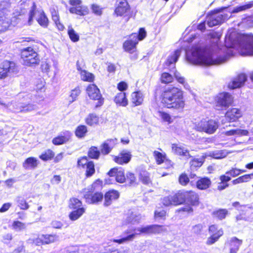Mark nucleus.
<instances>
[{"label":"nucleus","instance_id":"f257e3e1","mask_svg":"<svg viewBox=\"0 0 253 253\" xmlns=\"http://www.w3.org/2000/svg\"><path fill=\"white\" fill-rule=\"evenodd\" d=\"M225 46L238 50L242 55H253V35L229 30L225 38Z\"/></svg>","mask_w":253,"mask_h":253},{"label":"nucleus","instance_id":"f03ea898","mask_svg":"<svg viewBox=\"0 0 253 253\" xmlns=\"http://www.w3.org/2000/svg\"><path fill=\"white\" fill-rule=\"evenodd\" d=\"M187 61L195 65L210 66L224 63L226 57H214L211 50L199 47H193L191 51H186Z\"/></svg>","mask_w":253,"mask_h":253},{"label":"nucleus","instance_id":"7ed1b4c3","mask_svg":"<svg viewBox=\"0 0 253 253\" xmlns=\"http://www.w3.org/2000/svg\"><path fill=\"white\" fill-rule=\"evenodd\" d=\"M161 226L158 225H150L146 226L138 227L133 230L132 232L126 231L125 234L126 235L122 237L120 239L114 240L115 242L119 244H122L124 242L130 241L133 240L136 235L141 234H149L152 233H159L160 231Z\"/></svg>","mask_w":253,"mask_h":253},{"label":"nucleus","instance_id":"20e7f679","mask_svg":"<svg viewBox=\"0 0 253 253\" xmlns=\"http://www.w3.org/2000/svg\"><path fill=\"white\" fill-rule=\"evenodd\" d=\"M21 58L23 64L27 66H34L39 64L40 59L38 53L32 47L21 49Z\"/></svg>","mask_w":253,"mask_h":253},{"label":"nucleus","instance_id":"39448f33","mask_svg":"<svg viewBox=\"0 0 253 253\" xmlns=\"http://www.w3.org/2000/svg\"><path fill=\"white\" fill-rule=\"evenodd\" d=\"M37 15V21L38 23L42 27H47L49 23L48 19L45 15L44 12L42 9H37L35 3H33V6L29 13L28 20L29 25L32 24L33 18Z\"/></svg>","mask_w":253,"mask_h":253},{"label":"nucleus","instance_id":"423d86ee","mask_svg":"<svg viewBox=\"0 0 253 253\" xmlns=\"http://www.w3.org/2000/svg\"><path fill=\"white\" fill-rule=\"evenodd\" d=\"M228 14L221 13L219 11H214L208 15L206 22L210 27L220 25L225 20L231 17Z\"/></svg>","mask_w":253,"mask_h":253},{"label":"nucleus","instance_id":"0eeeda50","mask_svg":"<svg viewBox=\"0 0 253 253\" xmlns=\"http://www.w3.org/2000/svg\"><path fill=\"white\" fill-rule=\"evenodd\" d=\"M18 71V68L14 62L4 61L0 64V79L16 75Z\"/></svg>","mask_w":253,"mask_h":253},{"label":"nucleus","instance_id":"6e6552de","mask_svg":"<svg viewBox=\"0 0 253 253\" xmlns=\"http://www.w3.org/2000/svg\"><path fill=\"white\" fill-rule=\"evenodd\" d=\"M218 127V123L215 120H211L208 121L202 120L196 123L195 128L199 131H204L209 134L214 133Z\"/></svg>","mask_w":253,"mask_h":253},{"label":"nucleus","instance_id":"1a4fd4ad","mask_svg":"<svg viewBox=\"0 0 253 253\" xmlns=\"http://www.w3.org/2000/svg\"><path fill=\"white\" fill-rule=\"evenodd\" d=\"M233 101V98L229 93H220L216 97L215 108L217 110H225L232 104Z\"/></svg>","mask_w":253,"mask_h":253},{"label":"nucleus","instance_id":"9d476101","mask_svg":"<svg viewBox=\"0 0 253 253\" xmlns=\"http://www.w3.org/2000/svg\"><path fill=\"white\" fill-rule=\"evenodd\" d=\"M10 3L8 0H3L0 2V33L8 27V19L6 18L10 8Z\"/></svg>","mask_w":253,"mask_h":253},{"label":"nucleus","instance_id":"9b49d317","mask_svg":"<svg viewBox=\"0 0 253 253\" xmlns=\"http://www.w3.org/2000/svg\"><path fill=\"white\" fill-rule=\"evenodd\" d=\"M98 182H100V181L97 180L92 185L90 190L84 189L83 191L85 201L88 204H96L101 201L103 199V195L101 193L96 192L93 194L92 191V187H94Z\"/></svg>","mask_w":253,"mask_h":253},{"label":"nucleus","instance_id":"f8f14e48","mask_svg":"<svg viewBox=\"0 0 253 253\" xmlns=\"http://www.w3.org/2000/svg\"><path fill=\"white\" fill-rule=\"evenodd\" d=\"M69 3L72 7L69 9L71 13L76 14L80 16H84L89 12L88 7L82 4L81 0H69Z\"/></svg>","mask_w":253,"mask_h":253},{"label":"nucleus","instance_id":"ddd939ff","mask_svg":"<svg viewBox=\"0 0 253 253\" xmlns=\"http://www.w3.org/2000/svg\"><path fill=\"white\" fill-rule=\"evenodd\" d=\"M86 92L90 99L98 100L95 107H98L103 105L104 99L100 92V90L94 84L89 85L86 88Z\"/></svg>","mask_w":253,"mask_h":253},{"label":"nucleus","instance_id":"4468645a","mask_svg":"<svg viewBox=\"0 0 253 253\" xmlns=\"http://www.w3.org/2000/svg\"><path fill=\"white\" fill-rule=\"evenodd\" d=\"M179 90V89L173 87H168L163 91L161 95V102L165 107L167 108L169 107L171 100Z\"/></svg>","mask_w":253,"mask_h":253},{"label":"nucleus","instance_id":"2eb2a0df","mask_svg":"<svg viewBox=\"0 0 253 253\" xmlns=\"http://www.w3.org/2000/svg\"><path fill=\"white\" fill-rule=\"evenodd\" d=\"M169 104L168 108H172L179 110L183 109L185 103L183 100V92L181 90L179 89L178 92L175 94Z\"/></svg>","mask_w":253,"mask_h":253},{"label":"nucleus","instance_id":"dca6fc26","mask_svg":"<svg viewBox=\"0 0 253 253\" xmlns=\"http://www.w3.org/2000/svg\"><path fill=\"white\" fill-rule=\"evenodd\" d=\"M115 12L117 16H124L125 22H127L132 16L129 6L127 2L123 3V5H117Z\"/></svg>","mask_w":253,"mask_h":253},{"label":"nucleus","instance_id":"f3484780","mask_svg":"<svg viewBox=\"0 0 253 253\" xmlns=\"http://www.w3.org/2000/svg\"><path fill=\"white\" fill-rule=\"evenodd\" d=\"M132 155L127 150H123L118 156H114V161L119 165H124L128 163L131 160Z\"/></svg>","mask_w":253,"mask_h":253},{"label":"nucleus","instance_id":"a211bd4d","mask_svg":"<svg viewBox=\"0 0 253 253\" xmlns=\"http://www.w3.org/2000/svg\"><path fill=\"white\" fill-rule=\"evenodd\" d=\"M138 43V38L136 33L131 34L129 40L126 41L123 44V47L126 51L131 52L135 51L136 45Z\"/></svg>","mask_w":253,"mask_h":253},{"label":"nucleus","instance_id":"6ab92c4d","mask_svg":"<svg viewBox=\"0 0 253 253\" xmlns=\"http://www.w3.org/2000/svg\"><path fill=\"white\" fill-rule=\"evenodd\" d=\"M117 139H109L105 140L100 146L101 152L103 155L108 154L117 143Z\"/></svg>","mask_w":253,"mask_h":253},{"label":"nucleus","instance_id":"aec40b11","mask_svg":"<svg viewBox=\"0 0 253 253\" xmlns=\"http://www.w3.org/2000/svg\"><path fill=\"white\" fill-rule=\"evenodd\" d=\"M247 80V76L244 74H241L228 84L231 89H235L242 86Z\"/></svg>","mask_w":253,"mask_h":253},{"label":"nucleus","instance_id":"412c9836","mask_svg":"<svg viewBox=\"0 0 253 253\" xmlns=\"http://www.w3.org/2000/svg\"><path fill=\"white\" fill-rule=\"evenodd\" d=\"M119 193L116 190H110L107 192L104 196V205L108 206L110 205L113 200H117L119 197Z\"/></svg>","mask_w":253,"mask_h":253},{"label":"nucleus","instance_id":"4be33fe9","mask_svg":"<svg viewBox=\"0 0 253 253\" xmlns=\"http://www.w3.org/2000/svg\"><path fill=\"white\" fill-rule=\"evenodd\" d=\"M171 148L172 152L176 154L185 156L187 159L192 157L186 149L178 144H173Z\"/></svg>","mask_w":253,"mask_h":253},{"label":"nucleus","instance_id":"5701e85b","mask_svg":"<svg viewBox=\"0 0 253 253\" xmlns=\"http://www.w3.org/2000/svg\"><path fill=\"white\" fill-rule=\"evenodd\" d=\"M242 115V112L240 109L232 108L226 112L225 117L230 122H234L240 118Z\"/></svg>","mask_w":253,"mask_h":253},{"label":"nucleus","instance_id":"b1692460","mask_svg":"<svg viewBox=\"0 0 253 253\" xmlns=\"http://www.w3.org/2000/svg\"><path fill=\"white\" fill-rule=\"evenodd\" d=\"M242 244V241L239 240L236 237H233L229 241L230 245V253H237L239 250V247Z\"/></svg>","mask_w":253,"mask_h":253},{"label":"nucleus","instance_id":"393cba45","mask_svg":"<svg viewBox=\"0 0 253 253\" xmlns=\"http://www.w3.org/2000/svg\"><path fill=\"white\" fill-rule=\"evenodd\" d=\"M143 101V95L140 91L133 92L131 95V102L134 106L141 105Z\"/></svg>","mask_w":253,"mask_h":253},{"label":"nucleus","instance_id":"a878e982","mask_svg":"<svg viewBox=\"0 0 253 253\" xmlns=\"http://www.w3.org/2000/svg\"><path fill=\"white\" fill-rule=\"evenodd\" d=\"M115 102L120 106L126 107L128 104V100L126 93L120 92L116 94L114 98Z\"/></svg>","mask_w":253,"mask_h":253},{"label":"nucleus","instance_id":"bb28decb","mask_svg":"<svg viewBox=\"0 0 253 253\" xmlns=\"http://www.w3.org/2000/svg\"><path fill=\"white\" fill-rule=\"evenodd\" d=\"M185 200L192 205H196L198 204L199 198L198 195L192 191H185Z\"/></svg>","mask_w":253,"mask_h":253},{"label":"nucleus","instance_id":"cd10ccee","mask_svg":"<svg viewBox=\"0 0 253 253\" xmlns=\"http://www.w3.org/2000/svg\"><path fill=\"white\" fill-rule=\"evenodd\" d=\"M181 51V49H177L169 55L166 62V65L169 66L172 64H174L177 62L179 57L180 56Z\"/></svg>","mask_w":253,"mask_h":253},{"label":"nucleus","instance_id":"c85d7f7f","mask_svg":"<svg viewBox=\"0 0 253 253\" xmlns=\"http://www.w3.org/2000/svg\"><path fill=\"white\" fill-rule=\"evenodd\" d=\"M185 191H180L177 193L172 196L174 201V205H180L186 201Z\"/></svg>","mask_w":253,"mask_h":253},{"label":"nucleus","instance_id":"c756f323","mask_svg":"<svg viewBox=\"0 0 253 253\" xmlns=\"http://www.w3.org/2000/svg\"><path fill=\"white\" fill-rule=\"evenodd\" d=\"M70 138V133L67 132L64 135H59L53 138L52 143L56 145H61L67 142Z\"/></svg>","mask_w":253,"mask_h":253},{"label":"nucleus","instance_id":"7c9ffc66","mask_svg":"<svg viewBox=\"0 0 253 253\" xmlns=\"http://www.w3.org/2000/svg\"><path fill=\"white\" fill-rule=\"evenodd\" d=\"M211 184V180L208 177L202 178L197 182V187L201 190H205L208 188Z\"/></svg>","mask_w":253,"mask_h":253},{"label":"nucleus","instance_id":"2f4dec72","mask_svg":"<svg viewBox=\"0 0 253 253\" xmlns=\"http://www.w3.org/2000/svg\"><path fill=\"white\" fill-rule=\"evenodd\" d=\"M85 209L84 208L74 210V211L69 214V218L72 221H75L79 219L85 212Z\"/></svg>","mask_w":253,"mask_h":253},{"label":"nucleus","instance_id":"473e14b6","mask_svg":"<svg viewBox=\"0 0 253 253\" xmlns=\"http://www.w3.org/2000/svg\"><path fill=\"white\" fill-rule=\"evenodd\" d=\"M141 219L140 214L135 212H131L126 218V223H131L132 224L139 223Z\"/></svg>","mask_w":253,"mask_h":253},{"label":"nucleus","instance_id":"72a5a7b5","mask_svg":"<svg viewBox=\"0 0 253 253\" xmlns=\"http://www.w3.org/2000/svg\"><path fill=\"white\" fill-rule=\"evenodd\" d=\"M37 165V160L34 157L27 158L23 164V167L26 169H35Z\"/></svg>","mask_w":253,"mask_h":253},{"label":"nucleus","instance_id":"f704fd0d","mask_svg":"<svg viewBox=\"0 0 253 253\" xmlns=\"http://www.w3.org/2000/svg\"><path fill=\"white\" fill-rule=\"evenodd\" d=\"M225 134L226 136H247L249 135V131L244 129H235L225 131Z\"/></svg>","mask_w":253,"mask_h":253},{"label":"nucleus","instance_id":"c9c22d12","mask_svg":"<svg viewBox=\"0 0 253 253\" xmlns=\"http://www.w3.org/2000/svg\"><path fill=\"white\" fill-rule=\"evenodd\" d=\"M99 122V117L94 113L89 114L85 119V123L90 126L97 125Z\"/></svg>","mask_w":253,"mask_h":253},{"label":"nucleus","instance_id":"e433bc0d","mask_svg":"<svg viewBox=\"0 0 253 253\" xmlns=\"http://www.w3.org/2000/svg\"><path fill=\"white\" fill-rule=\"evenodd\" d=\"M223 230L221 229H219L216 233H213L209 238H208L207 241V244L211 245L214 244L218 240L219 238L223 235Z\"/></svg>","mask_w":253,"mask_h":253},{"label":"nucleus","instance_id":"4c0bfd02","mask_svg":"<svg viewBox=\"0 0 253 253\" xmlns=\"http://www.w3.org/2000/svg\"><path fill=\"white\" fill-rule=\"evenodd\" d=\"M253 7V1L249 2L244 5H239L233 8L231 14L238 13L241 11H245Z\"/></svg>","mask_w":253,"mask_h":253},{"label":"nucleus","instance_id":"58836bf2","mask_svg":"<svg viewBox=\"0 0 253 253\" xmlns=\"http://www.w3.org/2000/svg\"><path fill=\"white\" fill-rule=\"evenodd\" d=\"M87 132V127L84 125L78 126L75 131V134L78 138L84 137Z\"/></svg>","mask_w":253,"mask_h":253},{"label":"nucleus","instance_id":"ea45409f","mask_svg":"<svg viewBox=\"0 0 253 253\" xmlns=\"http://www.w3.org/2000/svg\"><path fill=\"white\" fill-rule=\"evenodd\" d=\"M126 181L129 185H135L137 184V178L135 174L131 172L128 171L126 174Z\"/></svg>","mask_w":253,"mask_h":253},{"label":"nucleus","instance_id":"a19ab883","mask_svg":"<svg viewBox=\"0 0 253 253\" xmlns=\"http://www.w3.org/2000/svg\"><path fill=\"white\" fill-rule=\"evenodd\" d=\"M43 244H48L53 243L58 239V236L55 234L42 235Z\"/></svg>","mask_w":253,"mask_h":253},{"label":"nucleus","instance_id":"79ce46f5","mask_svg":"<svg viewBox=\"0 0 253 253\" xmlns=\"http://www.w3.org/2000/svg\"><path fill=\"white\" fill-rule=\"evenodd\" d=\"M100 154V152L95 146H91L88 151V156L91 159H98Z\"/></svg>","mask_w":253,"mask_h":253},{"label":"nucleus","instance_id":"37998d69","mask_svg":"<svg viewBox=\"0 0 253 253\" xmlns=\"http://www.w3.org/2000/svg\"><path fill=\"white\" fill-rule=\"evenodd\" d=\"M140 179L144 184L148 185L151 182L149 173L145 170H142L139 173Z\"/></svg>","mask_w":253,"mask_h":253},{"label":"nucleus","instance_id":"c03bdc74","mask_svg":"<svg viewBox=\"0 0 253 253\" xmlns=\"http://www.w3.org/2000/svg\"><path fill=\"white\" fill-rule=\"evenodd\" d=\"M253 176V173L244 175L243 176H240L236 179L233 180L232 181V183L234 185H236L240 183L247 182L252 178Z\"/></svg>","mask_w":253,"mask_h":253},{"label":"nucleus","instance_id":"a18cd8bd","mask_svg":"<svg viewBox=\"0 0 253 253\" xmlns=\"http://www.w3.org/2000/svg\"><path fill=\"white\" fill-rule=\"evenodd\" d=\"M12 228L16 231H21L26 228V225L25 223H23L19 221H14L12 224Z\"/></svg>","mask_w":253,"mask_h":253},{"label":"nucleus","instance_id":"49530a36","mask_svg":"<svg viewBox=\"0 0 253 253\" xmlns=\"http://www.w3.org/2000/svg\"><path fill=\"white\" fill-rule=\"evenodd\" d=\"M227 152L224 150H215L211 153L210 156L216 159L225 158L227 156Z\"/></svg>","mask_w":253,"mask_h":253},{"label":"nucleus","instance_id":"de8ad7c7","mask_svg":"<svg viewBox=\"0 0 253 253\" xmlns=\"http://www.w3.org/2000/svg\"><path fill=\"white\" fill-rule=\"evenodd\" d=\"M70 202L69 207L72 209L75 210L82 208V202L77 198H72L70 199Z\"/></svg>","mask_w":253,"mask_h":253},{"label":"nucleus","instance_id":"09e8293b","mask_svg":"<svg viewBox=\"0 0 253 253\" xmlns=\"http://www.w3.org/2000/svg\"><path fill=\"white\" fill-rule=\"evenodd\" d=\"M228 213V211L226 209H219L213 212L212 214L215 217L222 220L225 218Z\"/></svg>","mask_w":253,"mask_h":253},{"label":"nucleus","instance_id":"8fccbe9b","mask_svg":"<svg viewBox=\"0 0 253 253\" xmlns=\"http://www.w3.org/2000/svg\"><path fill=\"white\" fill-rule=\"evenodd\" d=\"M85 168L86 169L85 175L86 177L92 176L95 172L94 165L92 161L89 162Z\"/></svg>","mask_w":253,"mask_h":253},{"label":"nucleus","instance_id":"3c124183","mask_svg":"<svg viewBox=\"0 0 253 253\" xmlns=\"http://www.w3.org/2000/svg\"><path fill=\"white\" fill-rule=\"evenodd\" d=\"M81 76L82 79L84 81L92 82L94 79V75L85 70L81 71Z\"/></svg>","mask_w":253,"mask_h":253},{"label":"nucleus","instance_id":"603ef678","mask_svg":"<svg viewBox=\"0 0 253 253\" xmlns=\"http://www.w3.org/2000/svg\"><path fill=\"white\" fill-rule=\"evenodd\" d=\"M116 180L118 182L120 183H124L126 181L124 170L121 168L119 169L117 173Z\"/></svg>","mask_w":253,"mask_h":253},{"label":"nucleus","instance_id":"864d4df0","mask_svg":"<svg viewBox=\"0 0 253 253\" xmlns=\"http://www.w3.org/2000/svg\"><path fill=\"white\" fill-rule=\"evenodd\" d=\"M11 104L12 105L13 111L15 112H22L23 107V102L12 101Z\"/></svg>","mask_w":253,"mask_h":253},{"label":"nucleus","instance_id":"5fc2aeb1","mask_svg":"<svg viewBox=\"0 0 253 253\" xmlns=\"http://www.w3.org/2000/svg\"><path fill=\"white\" fill-rule=\"evenodd\" d=\"M246 172L245 169H240L237 168H232L230 170L226 172V174L229 175L232 177H235L241 173Z\"/></svg>","mask_w":253,"mask_h":253},{"label":"nucleus","instance_id":"6e6d98bb","mask_svg":"<svg viewBox=\"0 0 253 253\" xmlns=\"http://www.w3.org/2000/svg\"><path fill=\"white\" fill-rule=\"evenodd\" d=\"M18 206L22 210H27L29 208V205L26 200L22 197H19L17 199Z\"/></svg>","mask_w":253,"mask_h":253},{"label":"nucleus","instance_id":"4d7b16f0","mask_svg":"<svg viewBox=\"0 0 253 253\" xmlns=\"http://www.w3.org/2000/svg\"><path fill=\"white\" fill-rule=\"evenodd\" d=\"M68 34L72 41L76 42L79 40V35L75 32V30L72 27H69Z\"/></svg>","mask_w":253,"mask_h":253},{"label":"nucleus","instance_id":"13d9d810","mask_svg":"<svg viewBox=\"0 0 253 253\" xmlns=\"http://www.w3.org/2000/svg\"><path fill=\"white\" fill-rule=\"evenodd\" d=\"M38 109V107L35 104H26L23 103V107L22 113H27Z\"/></svg>","mask_w":253,"mask_h":253},{"label":"nucleus","instance_id":"bf43d9fd","mask_svg":"<svg viewBox=\"0 0 253 253\" xmlns=\"http://www.w3.org/2000/svg\"><path fill=\"white\" fill-rule=\"evenodd\" d=\"M81 93V90L79 87H76L74 89L71 91V94L69 97V102L70 103L73 102L75 101L77 97Z\"/></svg>","mask_w":253,"mask_h":253},{"label":"nucleus","instance_id":"052dcab7","mask_svg":"<svg viewBox=\"0 0 253 253\" xmlns=\"http://www.w3.org/2000/svg\"><path fill=\"white\" fill-rule=\"evenodd\" d=\"M161 82L164 84H169L173 80L172 76L168 73H163L161 77Z\"/></svg>","mask_w":253,"mask_h":253},{"label":"nucleus","instance_id":"680f3d73","mask_svg":"<svg viewBox=\"0 0 253 253\" xmlns=\"http://www.w3.org/2000/svg\"><path fill=\"white\" fill-rule=\"evenodd\" d=\"M54 156V153L50 150L46 151L44 153L40 156V158L44 161L51 159Z\"/></svg>","mask_w":253,"mask_h":253},{"label":"nucleus","instance_id":"e2e57ef3","mask_svg":"<svg viewBox=\"0 0 253 253\" xmlns=\"http://www.w3.org/2000/svg\"><path fill=\"white\" fill-rule=\"evenodd\" d=\"M162 203L165 206H169L170 205H174V201L172 196H169L164 197L162 199Z\"/></svg>","mask_w":253,"mask_h":253},{"label":"nucleus","instance_id":"0e129e2a","mask_svg":"<svg viewBox=\"0 0 253 253\" xmlns=\"http://www.w3.org/2000/svg\"><path fill=\"white\" fill-rule=\"evenodd\" d=\"M241 24L249 27H253V15L243 18Z\"/></svg>","mask_w":253,"mask_h":253},{"label":"nucleus","instance_id":"69168bd1","mask_svg":"<svg viewBox=\"0 0 253 253\" xmlns=\"http://www.w3.org/2000/svg\"><path fill=\"white\" fill-rule=\"evenodd\" d=\"M28 242L30 243L35 244L36 246H40L43 244L42 235L35 239H29Z\"/></svg>","mask_w":253,"mask_h":253},{"label":"nucleus","instance_id":"338daca9","mask_svg":"<svg viewBox=\"0 0 253 253\" xmlns=\"http://www.w3.org/2000/svg\"><path fill=\"white\" fill-rule=\"evenodd\" d=\"M154 155L155 156L156 160L158 164L162 163L165 160V157L159 152L155 151Z\"/></svg>","mask_w":253,"mask_h":253},{"label":"nucleus","instance_id":"774afa93","mask_svg":"<svg viewBox=\"0 0 253 253\" xmlns=\"http://www.w3.org/2000/svg\"><path fill=\"white\" fill-rule=\"evenodd\" d=\"M79 248L78 246H69L65 249L66 253H79Z\"/></svg>","mask_w":253,"mask_h":253}]
</instances>
